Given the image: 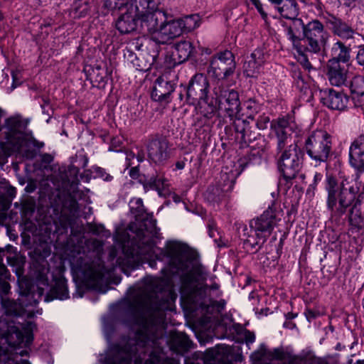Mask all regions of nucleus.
Here are the masks:
<instances>
[{
  "label": "nucleus",
  "instance_id": "obj_1",
  "mask_svg": "<svg viewBox=\"0 0 364 364\" xmlns=\"http://www.w3.org/2000/svg\"><path fill=\"white\" fill-rule=\"evenodd\" d=\"M295 127L293 122L279 118L271 123V129L277 139L278 168L287 180L296 177L304 157V153L291 134Z\"/></svg>",
  "mask_w": 364,
  "mask_h": 364
},
{
  "label": "nucleus",
  "instance_id": "obj_2",
  "mask_svg": "<svg viewBox=\"0 0 364 364\" xmlns=\"http://www.w3.org/2000/svg\"><path fill=\"white\" fill-rule=\"evenodd\" d=\"M326 182L327 209L331 213V218H341L354 202L356 191L346 180L338 183L333 176H327Z\"/></svg>",
  "mask_w": 364,
  "mask_h": 364
},
{
  "label": "nucleus",
  "instance_id": "obj_3",
  "mask_svg": "<svg viewBox=\"0 0 364 364\" xmlns=\"http://www.w3.org/2000/svg\"><path fill=\"white\" fill-rule=\"evenodd\" d=\"M162 259L167 262L171 274L183 273L181 282L185 284L191 275L186 272L189 267V261H197L194 252L184 243L178 241L167 242L161 250Z\"/></svg>",
  "mask_w": 364,
  "mask_h": 364
},
{
  "label": "nucleus",
  "instance_id": "obj_4",
  "mask_svg": "<svg viewBox=\"0 0 364 364\" xmlns=\"http://www.w3.org/2000/svg\"><path fill=\"white\" fill-rule=\"evenodd\" d=\"M144 284L141 299L142 306L154 304L161 307L162 304L173 301L176 298L173 287L167 279L149 277L144 279Z\"/></svg>",
  "mask_w": 364,
  "mask_h": 364
},
{
  "label": "nucleus",
  "instance_id": "obj_5",
  "mask_svg": "<svg viewBox=\"0 0 364 364\" xmlns=\"http://www.w3.org/2000/svg\"><path fill=\"white\" fill-rule=\"evenodd\" d=\"M281 217V211L269 207L259 217L250 220V228L255 233L256 241L252 240V236H249L246 240L247 244L252 248L256 247L260 248L269 237L274 227L277 225Z\"/></svg>",
  "mask_w": 364,
  "mask_h": 364
},
{
  "label": "nucleus",
  "instance_id": "obj_6",
  "mask_svg": "<svg viewBox=\"0 0 364 364\" xmlns=\"http://www.w3.org/2000/svg\"><path fill=\"white\" fill-rule=\"evenodd\" d=\"M136 15L139 25L155 36L163 20H166L167 13L159 9L161 0H135Z\"/></svg>",
  "mask_w": 364,
  "mask_h": 364
},
{
  "label": "nucleus",
  "instance_id": "obj_7",
  "mask_svg": "<svg viewBox=\"0 0 364 364\" xmlns=\"http://www.w3.org/2000/svg\"><path fill=\"white\" fill-rule=\"evenodd\" d=\"M82 282L90 289L105 293L103 287L107 284L108 274L102 261L82 262L74 267Z\"/></svg>",
  "mask_w": 364,
  "mask_h": 364
},
{
  "label": "nucleus",
  "instance_id": "obj_8",
  "mask_svg": "<svg viewBox=\"0 0 364 364\" xmlns=\"http://www.w3.org/2000/svg\"><path fill=\"white\" fill-rule=\"evenodd\" d=\"M305 149L312 160L318 163L325 162L332 149L331 136L324 130H316L306 139Z\"/></svg>",
  "mask_w": 364,
  "mask_h": 364
},
{
  "label": "nucleus",
  "instance_id": "obj_9",
  "mask_svg": "<svg viewBox=\"0 0 364 364\" xmlns=\"http://www.w3.org/2000/svg\"><path fill=\"white\" fill-rule=\"evenodd\" d=\"M303 42L306 50L318 53L325 49L329 38L328 31L324 26L318 20L303 24Z\"/></svg>",
  "mask_w": 364,
  "mask_h": 364
},
{
  "label": "nucleus",
  "instance_id": "obj_10",
  "mask_svg": "<svg viewBox=\"0 0 364 364\" xmlns=\"http://www.w3.org/2000/svg\"><path fill=\"white\" fill-rule=\"evenodd\" d=\"M235 68L233 53L226 50L218 53L211 58L208 73L218 80H225L233 75Z\"/></svg>",
  "mask_w": 364,
  "mask_h": 364
},
{
  "label": "nucleus",
  "instance_id": "obj_11",
  "mask_svg": "<svg viewBox=\"0 0 364 364\" xmlns=\"http://www.w3.org/2000/svg\"><path fill=\"white\" fill-rule=\"evenodd\" d=\"M215 95L218 102V109L225 112L231 119L237 117L240 112L239 94L234 90H225L220 87L215 88Z\"/></svg>",
  "mask_w": 364,
  "mask_h": 364
},
{
  "label": "nucleus",
  "instance_id": "obj_12",
  "mask_svg": "<svg viewBox=\"0 0 364 364\" xmlns=\"http://www.w3.org/2000/svg\"><path fill=\"white\" fill-rule=\"evenodd\" d=\"M209 82L205 75L196 74L189 82L186 90V101L190 105L206 103Z\"/></svg>",
  "mask_w": 364,
  "mask_h": 364
},
{
  "label": "nucleus",
  "instance_id": "obj_13",
  "mask_svg": "<svg viewBox=\"0 0 364 364\" xmlns=\"http://www.w3.org/2000/svg\"><path fill=\"white\" fill-rule=\"evenodd\" d=\"M182 35V28L178 19H171L167 14L166 20H163L153 38L159 43H168Z\"/></svg>",
  "mask_w": 364,
  "mask_h": 364
},
{
  "label": "nucleus",
  "instance_id": "obj_14",
  "mask_svg": "<svg viewBox=\"0 0 364 364\" xmlns=\"http://www.w3.org/2000/svg\"><path fill=\"white\" fill-rule=\"evenodd\" d=\"M9 128L6 134V143L9 147H4L5 154L11 155L14 152H18L25 141L24 133L19 130L21 122L16 118H9L7 120Z\"/></svg>",
  "mask_w": 364,
  "mask_h": 364
},
{
  "label": "nucleus",
  "instance_id": "obj_15",
  "mask_svg": "<svg viewBox=\"0 0 364 364\" xmlns=\"http://www.w3.org/2000/svg\"><path fill=\"white\" fill-rule=\"evenodd\" d=\"M149 158L155 164H161L169 158V146L166 139L154 138L147 144Z\"/></svg>",
  "mask_w": 364,
  "mask_h": 364
},
{
  "label": "nucleus",
  "instance_id": "obj_16",
  "mask_svg": "<svg viewBox=\"0 0 364 364\" xmlns=\"http://www.w3.org/2000/svg\"><path fill=\"white\" fill-rule=\"evenodd\" d=\"M320 97L323 105L335 110H344L348 102V97L346 94L333 89L321 90Z\"/></svg>",
  "mask_w": 364,
  "mask_h": 364
},
{
  "label": "nucleus",
  "instance_id": "obj_17",
  "mask_svg": "<svg viewBox=\"0 0 364 364\" xmlns=\"http://www.w3.org/2000/svg\"><path fill=\"white\" fill-rule=\"evenodd\" d=\"M135 10L136 3H132L129 6H127V10L122 12L116 23V27L120 33H130L139 25L138 15H136Z\"/></svg>",
  "mask_w": 364,
  "mask_h": 364
},
{
  "label": "nucleus",
  "instance_id": "obj_18",
  "mask_svg": "<svg viewBox=\"0 0 364 364\" xmlns=\"http://www.w3.org/2000/svg\"><path fill=\"white\" fill-rule=\"evenodd\" d=\"M327 67V76L331 85L339 87L346 83L349 76L345 66H341L336 60L331 59Z\"/></svg>",
  "mask_w": 364,
  "mask_h": 364
},
{
  "label": "nucleus",
  "instance_id": "obj_19",
  "mask_svg": "<svg viewBox=\"0 0 364 364\" xmlns=\"http://www.w3.org/2000/svg\"><path fill=\"white\" fill-rule=\"evenodd\" d=\"M220 287L218 284L214 283L210 286L204 285L198 289L199 295L203 296L204 301L202 302V305H205L206 301H208V306L216 307L218 310H222L224 309L226 302L222 299L220 301H214L213 298H218L220 296L221 291L219 289Z\"/></svg>",
  "mask_w": 364,
  "mask_h": 364
},
{
  "label": "nucleus",
  "instance_id": "obj_20",
  "mask_svg": "<svg viewBox=\"0 0 364 364\" xmlns=\"http://www.w3.org/2000/svg\"><path fill=\"white\" fill-rule=\"evenodd\" d=\"M349 161L355 168H364V134L355 138L349 148Z\"/></svg>",
  "mask_w": 364,
  "mask_h": 364
},
{
  "label": "nucleus",
  "instance_id": "obj_21",
  "mask_svg": "<svg viewBox=\"0 0 364 364\" xmlns=\"http://www.w3.org/2000/svg\"><path fill=\"white\" fill-rule=\"evenodd\" d=\"M173 90L174 85L173 83L163 77H159L154 82L151 92V98L155 101H165Z\"/></svg>",
  "mask_w": 364,
  "mask_h": 364
},
{
  "label": "nucleus",
  "instance_id": "obj_22",
  "mask_svg": "<svg viewBox=\"0 0 364 364\" xmlns=\"http://www.w3.org/2000/svg\"><path fill=\"white\" fill-rule=\"evenodd\" d=\"M264 62V55L261 50H255L247 57L244 63V73L247 77H255L259 73Z\"/></svg>",
  "mask_w": 364,
  "mask_h": 364
},
{
  "label": "nucleus",
  "instance_id": "obj_23",
  "mask_svg": "<svg viewBox=\"0 0 364 364\" xmlns=\"http://www.w3.org/2000/svg\"><path fill=\"white\" fill-rule=\"evenodd\" d=\"M352 100L355 107H362L364 105V77L355 76L350 85Z\"/></svg>",
  "mask_w": 364,
  "mask_h": 364
},
{
  "label": "nucleus",
  "instance_id": "obj_24",
  "mask_svg": "<svg viewBox=\"0 0 364 364\" xmlns=\"http://www.w3.org/2000/svg\"><path fill=\"white\" fill-rule=\"evenodd\" d=\"M267 351V350L265 346L261 345L259 350L255 352L252 355L256 359L261 360L264 356L268 354V355L272 359L279 360H289L290 363H293L296 359V356L291 355L290 354L284 352L282 348H274L273 350L269 351L268 353Z\"/></svg>",
  "mask_w": 364,
  "mask_h": 364
},
{
  "label": "nucleus",
  "instance_id": "obj_25",
  "mask_svg": "<svg viewBox=\"0 0 364 364\" xmlns=\"http://www.w3.org/2000/svg\"><path fill=\"white\" fill-rule=\"evenodd\" d=\"M333 31L336 35L343 39H350L354 38L355 36H360V35L349 25L341 20H336L333 23Z\"/></svg>",
  "mask_w": 364,
  "mask_h": 364
},
{
  "label": "nucleus",
  "instance_id": "obj_26",
  "mask_svg": "<svg viewBox=\"0 0 364 364\" xmlns=\"http://www.w3.org/2000/svg\"><path fill=\"white\" fill-rule=\"evenodd\" d=\"M193 46L189 41H181L176 44L173 56L175 58V64L181 63L188 59L193 52Z\"/></svg>",
  "mask_w": 364,
  "mask_h": 364
},
{
  "label": "nucleus",
  "instance_id": "obj_27",
  "mask_svg": "<svg viewBox=\"0 0 364 364\" xmlns=\"http://www.w3.org/2000/svg\"><path fill=\"white\" fill-rule=\"evenodd\" d=\"M275 9L285 18L293 19L298 15V5L294 0H284Z\"/></svg>",
  "mask_w": 364,
  "mask_h": 364
},
{
  "label": "nucleus",
  "instance_id": "obj_28",
  "mask_svg": "<svg viewBox=\"0 0 364 364\" xmlns=\"http://www.w3.org/2000/svg\"><path fill=\"white\" fill-rule=\"evenodd\" d=\"M332 59L340 62L347 63L350 59V48L346 47L342 42L337 41L331 48Z\"/></svg>",
  "mask_w": 364,
  "mask_h": 364
},
{
  "label": "nucleus",
  "instance_id": "obj_29",
  "mask_svg": "<svg viewBox=\"0 0 364 364\" xmlns=\"http://www.w3.org/2000/svg\"><path fill=\"white\" fill-rule=\"evenodd\" d=\"M178 19L182 28V33L191 32L200 25V17L198 14H192Z\"/></svg>",
  "mask_w": 364,
  "mask_h": 364
},
{
  "label": "nucleus",
  "instance_id": "obj_30",
  "mask_svg": "<svg viewBox=\"0 0 364 364\" xmlns=\"http://www.w3.org/2000/svg\"><path fill=\"white\" fill-rule=\"evenodd\" d=\"M168 186V182L164 178H151L144 184V190H156L161 195L162 191L165 190Z\"/></svg>",
  "mask_w": 364,
  "mask_h": 364
},
{
  "label": "nucleus",
  "instance_id": "obj_31",
  "mask_svg": "<svg viewBox=\"0 0 364 364\" xmlns=\"http://www.w3.org/2000/svg\"><path fill=\"white\" fill-rule=\"evenodd\" d=\"M135 4V0H104V6L109 10H127L130 4Z\"/></svg>",
  "mask_w": 364,
  "mask_h": 364
},
{
  "label": "nucleus",
  "instance_id": "obj_32",
  "mask_svg": "<svg viewBox=\"0 0 364 364\" xmlns=\"http://www.w3.org/2000/svg\"><path fill=\"white\" fill-rule=\"evenodd\" d=\"M350 225L357 229H361L364 227V216L362 213L353 206L350 210L349 215Z\"/></svg>",
  "mask_w": 364,
  "mask_h": 364
},
{
  "label": "nucleus",
  "instance_id": "obj_33",
  "mask_svg": "<svg viewBox=\"0 0 364 364\" xmlns=\"http://www.w3.org/2000/svg\"><path fill=\"white\" fill-rule=\"evenodd\" d=\"M243 106L245 114L248 118L253 119L254 116L260 111L261 106L254 98H249L244 102Z\"/></svg>",
  "mask_w": 364,
  "mask_h": 364
},
{
  "label": "nucleus",
  "instance_id": "obj_34",
  "mask_svg": "<svg viewBox=\"0 0 364 364\" xmlns=\"http://www.w3.org/2000/svg\"><path fill=\"white\" fill-rule=\"evenodd\" d=\"M287 36L289 40L292 42L294 47L297 50V52H301L304 46L301 45L303 38H299L294 33L293 29L291 27L287 28Z\"/></svg>",
  "mask_w": 364,
  "mask_h": 364
},
{
  "label": "nucleus",
  "instance_id": "obj_35",
  "mask_svg": "<svg viewBox=\"0 0 364 364\" xmlns=\"http://www.w3.org/2000/svg\"><path fill=\"white\" fill-rule=\"evenodd\" d=\"M294 77L295 80L296 85L298 88H299L301 91H304V92H307L309 91L308 83L304 79L300 71H294Z\"/></svg>",
  "mask_w": 364,
  "mask_h": 364
},
{
  "label": "nucleus",
  "instance_id": "obj_36",
  "mask_svg": "<svg viewBox=\"0 0 364 364\" xmlns=\"http://www.w3.org/2000/svg\"><path fill=\"white\" fill-rule=\"evenodd\" d=\"M74 17L80 18L87 13V5L85 3L75 2L73 7Z\"/></svg>",
  "mask_w": 364,
  "mask_h": 364
},
{
  "label": "nucleus",
  "instance_id": "obj_37",
  "mask_svg": "<svg viewBox=\"0 0 364 364\" xmlns=\"http://www.w3.org/2000/svg\"><path fill=\"white\" fill-rule=\"evenodd\" d=\"M235 119L233 122V126L237 132L242 134V137L245 136L246 129L249 126V123L245 120L237 117H235Z\"/></svg>",
  "mask_w": 364,
  "mask_h": 364
},
{
  "label": "nucleus",
  "instance_id": "obj_38",
  "mask_svg": "<svg viewBox=\"0 0 364 364\" xmlns=\"http://www.w3.org/2000/svg\"><path fill=\"white\" fill-rule=\"evenodd\" d=\"M131 210L136 215H139L144 211L143 201L141 198H133L129 202Z\"/></svg>",
  "mask_w": 364,
  "mask_h": 364
},
{
  "label": "nucleus",
  "instance_id": "obj_39",
  "mask_svg": "<svg viewBox=\"0 0 364 364\" xmlns=\"http://www.w3.org/2000/svg\"><path fill=\"white\" fill-rule=\"evenodd\" d=\"M55 291L56 293V298L60 300H64L69 297L68 291L64 283L58 284L55 288Z\"/></svg>",
  "mask_w": 364,
  "mask_h": 364
},
{
  "label": "nucleus",
  "instance_id": "obj_40",
  "mask_svg": "<svg viewBox=\"0 0 364 364\" xmlns=\"http://www.w3.org/2000/svg\"><path fill=\"white\" fill-rule=\"evenodd\" d=\"M305 47H303V50L301 52H298V61L302 65V67L307 70H310L312 68V66L309 61L306 55L303 53V51L305 50Z\"/></svg>",
  "mask_w": 364,
  "mask_h": 364
},
{
  "label": "nucleus",
  "instance_id": "obj_41",
  "mask_svg": "<svg viewBox=\"0 0 364 364\" xmlns=\"http://www.w3.org/2000/svg\"><path fill=\"white\" fill-rule=\"evenodd\" d=\"M96 176L102 178L105 181H110L112 180V176L107 173L105 169L97 167L95 168Z\"/></svg>",
  "mask_w": 364,
  "mask_h": 364
},
{
  "label": "nucleus",
  "instance_id": "obj_42",
  "mask_svg": "<svg viewBox=\"0 0 364 364\" xmlns=\"http://www.w3.org/2000/svg\"><path fill=\"white\" fill-rule=\"evenodd\" d=\"M149 224V228L146 227V223L144 224L146 232H149L151 236H156L158 231L156 227V220L151 219L147 221Z\"/></svg>",
  "mask_w": 364,
  "mask_h": 364
},
{
  "label": "nucleus",
  "instance_id": "obj_43",
  "mask_svg": "<svg viewBox=\"0 0 364 364\" xmlns=\"http://www.w3.org/2000/svg\"><path fill=\"white\" fill-rule=\"evenodd\" d=\"M269 122V118L267 116H261L257 122V127L259 129H264L267 127V124Z\"/></svg>",
  "mask_w": 364,
  "mask_h": 364
},
{
  "label": "nucleus",
  "instance_id": "obj_44",
  "mask_svg": "<svg viewBox=\"0 0 364 364\" xmlns=\"http://www.w3.org/2000/svg\"><path fill=\"white\" fill-rule=\"evenodd\" d=\"M250 1L252 3V4L255 5L258 12L262 16V18L266 20V18H267V14L263 10L262 5L260 3V1L259 0H250Z\"/></svg>",
  "mask_w": 364,
  "mask_h": 364
},
{
  "label": "nucleus",
  "instance_id": "obj_45",
  "mask_svg": "<svg viewBox=\"0 0 364 364\" xmlns=\"http://www.w3.org/2000/svg\"><path fill=\"white\" fill-rule=\"evenodd\" d=\"M358 64L362 65L364 69V46L359 47V50L356 56Z\"/></svg>",
  "mask_w": 364,
  "mask_h": 364
},
{
  "label": "nucleus",
  "instance_id": "obj_46",
  "mask_svg": "<svg viewBox=\"0 0 364 364\" xmlns=\"http://www.w3.org/2000/svg\"><path fill=\"white\" fill-rule=\"evenodd\" d=\"M180 339L181 340V346L184 348H188L191 346V341L186 335H181Z\"/></svg>",
  "mask_w": 364,
  "mask_h": 364
},
{
  "label": "nucleus",
  "instance_id": "obj_47",
  "mask_svg": "<svg viewBox=\"0 0 364 364\" xmlns=\"http://www.w3.org/2000/svg\"><path fill=\"white\" fill-rule=\"evenodd\" d=\"M323 178V176L321 173H316L314 176V182H313V184H311L310 186V187H312L314 189H315L316 188V186L317 185V183L318 182H320L321 181Z\"/></svg>",
  "mask_w": 364,
  "mask_h": 364
},
{
  "label": "nucleus",
  "instance_id": "obj_48",
  "mask_svg": "<svg viewBox=\"0 0 364 364\" xmlns=\"http://www.w3.org/2000/svg\"><path fill=\"white\" fill-rule=\"evenodd\" d=\"M245 339L247 343H252L255 340V334L248 332L245 335Z\"/></svg>",
  "mask_w": 364,
  "mask_h": 364
},
{
  "label": "nucleus",
  "instance_id": "obj_49",
  "mask_svg": "<svg viewBox=\"0 0 364 364\" xmlns=\"http://www.w3.org/2000/svg\"><path fill=\"white\" fill-rule=\"evenodd\" d=\"M210 107V110L205 114V117L208 118H210L212 115L216 112V107L213 105H208Z\"/></svg>",
  "mask_w": 364,
  "mask_h": 364
},
{
  "label": "nucleus",
  "instance_id": "obj_50",
  "mask_svg": "<svg viewBox=\"0 0 364 364\" xmlns=\"http://www.w3.org/2000/svg\"><path fill=\"white\" fill-rule=\"evenodd\" d=\"M185 164H186V163H185L184 160L178 161L176 163V168L178 169V170H182V169L184 168Z\"/></svg>",
  "mask_w": 364,
  "mask_h": 364
},
{
  "label": "nucleus",
  "instance_id": "obj_51",
  "mask_svg": "<svg viewBox=\"0 0 364 364\" xmlns=\"http://www.w3.org/2000/svg\"><path fill=\"white\" fill-rule=\"evenodd\" d=\"M142 235H143V237H141V238L140 237V240H141V242L143 244H146V245H147L149 246H151V242L150 241V239L149 238L147 239V240L146 239V232H143Z\"/></svg>",
  "mask_w": 364,
  "mask_h": 364
},
{
  "label": "nucleus",
  "instance_id": "obj_52",
  "mask_svg": "<svg viewBox=\"0 0 364 364\" xmlns=\"http://www.w3.org/2000/svg\"><path fill=\"white\" fill-rule=\"evenodd\" d=\"M272 5H274V9H276L277 6H279V4H281V3L284 1V0H268Z\"/></svg>",
  "mask_w": 364,
  "mask_h": 364
},
{
  "label": "nucleus",
  "instance_id": "obj_53",
  "mask_svg": "<svg viewBox=\"0 0 364 364\" xmlns=\"http://www.w3.org/2000/svg\"><path fill=\"white\" fill-rule=\"evenodd\" d=\"M339 1L347 6H350L355 1V0H339Z\"/></svg>",
  "mask_w": 364,
  "mask_h": 364
},
{
  "label": "nucleus",
  "instance_id": "obj_54",
  "mask_svg": "<svg viewBox=\"0 0 364 364\" xmlns=\"http://www.w3.org/2000/svg\"><path fill=\"white\" fill-rule=\"evenodd\" d=\"M51 160H52V158H51L50 155H49V154H45V155L43 156V161H48V162H49V161H50Z\"/></svg>",
  "mask_w": 364,
  "mask_h": 364
},
{
  "label": "nucleus",
  "instance_id": "obj_55",
  "mask_svg": "<svg viewBox=\"0 0 364 364\" xmlns=\"http://www.w3.org/2000/svg\"><path fill=\"white\" fill-rule=\"evenodd\" d=\"M17 336L18 338V343L20 344L23 341V337H22V335L20 332H18L17 333Z\"/></svg>",
  "mask_w": 364,
  "mask_h": 364
},
{
  "label": "nucleus",
  "instance_id": "obj_56",
  "mask_svg": "<svg viewBox=\"0 0 364 364\" xmlns=\"http://www.w3.org/2000/svg\"><path fill=\"white\" fill-rule=\"evenodd\" d=\"M84 159H85V160H84L83 167H85V166H87V164L88 159H87V157H85V156Z\"/></svg>",
  "mask_w": 364,
  "mask_h": 364
},
{
  "label": "nucleus",
  "instance_id": "obj_57",
  "mask_svg": "<svg viewBox=\"0 0 364 364\" xmlns=\"http://www.w3.org/2000/svg\"><path fill=\"white\" fill-rule=\"evenodd\" d=\"M48 105V102L46 100H45V104L41 105L42 109L44 110L46 108V105Z\"/></svg>",
  "mask_w": 364,
  "mask_h": 364
},
{
  "label": "nucleus",
  "instance_id": "obj_58",
  "mask_svg": "<svg viewBox=\"0 0 364 364\" xmlns=\"http://www.w3.org/2000/svg\"><path fill=\"white\" fill-rule=\"evenodd\" d=\"M209 234H210V236L211 237H214V233H213V232L212 230H210V233H209Z\"/></svg>",
  "mask_w": 364,
  "mask_h": 364
},
{
  "label": "nucleus",
  "instance_id": "obj_59",
  "mask_svg": "<svg viewBox=\"0 0 364 364\" xmlns=\"http://www.w3.org/2000/svg\"><path fill=\"white\" fill-rule=\"evenodd\" d=\"M154 264H155V262L150 263L151 267H154Z\"/></svg>",
  "mask_w": 364,
  "mask_h": 364
},
{
  "label": "nucleus",
  "instance_id": "obj_60",
  "mask_svg": "<svg viewBox=\"0 0 364 364\" xmlns=\"http://www.w3.org/2000/svg\"><path fill=\"white\" fill-rule=\"evenodd\" d=\"M2 115V110L0 109V117H1Z\"/></svg>",
  "mask_w": 364,
  "mask_h": 364
},
{
  "label": "nucleus",
  "instance_id": "obj_61",
  "mask_svg": "<svg viewBox=\"0 0 364 364\" xmlns=\"http://www.w3.org/2000/svg\"><path fill=\"white\" fill-rule=\"evenodd\" d=\"M1 269L2 270H5V267H4V266H3V267H1Z\"/></svg>",
  "mask_w": 364,
  "mask_h": 364
},
{
  "label": "nucleus",
  "instance_id": "obj_62",
  "mask_svg": "<svg viewBox=\"0 0 364 364\" xmlns=\"http://www.w3.org/2000/svg\"><path fill=\"white\" fill-rule=\"evenodd\" d=\"M30 337H31V334L29 333L28 336V340L30 339Z\"/></svg>",
  "mask_w": 364,
  "mask_h": 364
}]
</instances>
